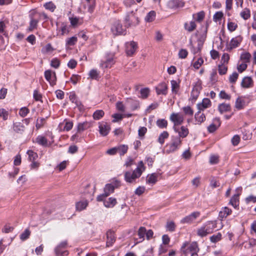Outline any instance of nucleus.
<instances>
[{"label":"nucleus","instance_id":"f257e3e1","mask_svg":"<svg viewBox=\"0 0 256 256\" xmlns=\"http://www.w3.org/2000/svg\"><path fill=\"white\" fill-rule=\"evenodd\" d=\"M145 170V167L142 161H140L137 166L136 168L132 172H126L124 174L125 180L130 183L135 182L136 178H139L143 172Z\"/></svg>","mask_w":256,"mask_h":256},{"label":"nucleus","instance_id":"f03ea898","mask_svg":"<svg viewBox=\"0 0 256 256\" xmlns=\"http://www.w3.org/2000/svg\"><path fill=\"white\" fill-rule=\"evenodd\" d=\"M181 250L186 255L190 253L191 256H198L197 252L198 248L197 244L195 242H192L188 246L186 243H184L182 246Z\"/></svg>","mask_w":256,"mask_h":256},{"label":"nucleus","instance_id":"7ed1b4c3","mask_svg":"<svg viewBox=\"0 0 256 256\" xmlns=\"http://www.w3.org/2000/svg\"><path fill=\"white\" fill-rule=\"evenodd\" d=\"M181 140L176 136H172L171 142L166 145L168 152H172L177 150L181 144Z\"/></svg>","mask_w":256,"mask_h":256},{"label":"nucleus","instance_id":"20e7f679","mask_svg":"<svg viewBox=\"0 0 256 256\" xmlns=\"http://www.w3.org/2000/svg\"><path fill=\"white\" fill-rule=\"evenodd\" d=\"M204 226L206 228V230L210 234L215 229H220L224 226L222 222L218 223L216 220L208 221Z\"/></svg>","mask_w":256,"mask_h":256},{"label":"nucleus","instance_id":"39448f33","mask_svg":"<svg viewBox=\"0 0 256 256\" xmlns=\"http://www.w3.org/2000/svg\"><path fill=\"white\" fill-rule=\"evenodd\" d=\"M111 32L114 36L125 34L126 29L122 27V24L118 21L114 22L112 27Z\"/></svg>","mask_w":256,"mask_h":256},{"label":"nucleus","instance_id":"423d86ee","mask_svg":"<svg viewBox=\"0 0 256 256\" xmlns=\"http://www.w3.org/2000/svg\"><path fill=\"white\" fill-rule=\"evenodd\" d=\"M114 186L112 184H106L104 188V193L97 197V200L102 201L104 200V198H106L110 194L114 192Z\"/></svg>","mask_w":256,"mask_h":256},{"label":"nucleus","instance_id":"0eeeda50","mask_svg":"<svg viewBox=\"0 0 256 256\" xmlns=\"http://www.w3.org/2000/svg\"><path fill=\"white\" fill-rule=\"evenodd\" d=\"M114 54H107L106 60L102 61L100 64V67L102 68H110L114 64Z\"/></svg>","mask_w":256,"mask_h":256},{"label":"nucleus","instance_id":"6e6552de","mask_svg":"<svg viewBox=\"0 0 256 256\" xmlns=\"http://www.w3.org/2000/svg\"><path fill=\"white\" fill-rule=\"evenodd\" d=\"M242 38L238 36L233 38L230 42L226 44V49L228 51H230L233 48H236L239 46L240 42H242Z\"/></svg>","mask_w":256,"mask_h":256},{"label":"nucleus","instance_id":"1a4fd4ad","mask_svg":"<svg viewBox=\"0 0 256 256\" xmlns=\"http://www.w3.org/2000/svg\"><path fill=\"white\" fill-rule=\"evenodd\" d=\"M170 120L174 123V126L181 124L184 120V116L180 113H172L170 116Z\"/></svg>","mask_w":256,"mask_h":256},{"label":"nucleus","instance_id":"9d476101","mask_svg":"<svg viewBox=\"0 0 256 256\" xmlns=\"http://www.w3.org/2000/svg\"><path fill=\"white\" fill-rule=\"evenodd\" d=\"M201 90V84L199 82H198L192 88L190 96V100L192 102H194L198 98Z\"/></svg>","mask_w":256,"mask_h":256},{"label":"nucleus","instance_id":"9b49d317","mask_svg":"<svg viewBox=\"0 0 256 256\" xmlns=\"http://www.w3.org/2000/svg\"><path fill=\"white\" fill-rule=\"evenodd\" d=\"M200 216V212H194L184 218L180 220L182 224H190L192 223L198 218Z\"/></svg>","mask_w":256,"mask_h":256},{"label":"nucleus","instance_id":"f8f14e48","mask_svg":"<svg viewBox=\"0 0 256 256\" xmlns=\"http://www.w3.org/2000/svg\"><path fill=\"white\" fill-rule=\"evenodd\" d=\"M173 128L174 132L178 134V138H184L187 136L189 133L188 130L184 126H174Z\"/></svg>","mask_w":256,"mask_h":256},{"label":"nucleus","instance_id":"ddd939ff","mask_svg":"<svg viewBox=\"0 0 256 256\" xmlns=\"http://www.w3.org/2000/svg\"><path fill=\"white\" fill-rule=\"evenodd\" d=\"M98 128L100 135L104 136L108 134L111 128L110 125L108 123L101 122L98 124Z\"/></svg>","mask_w":256,"mask_h":256},{"label":"nucleus","instance_id":"4468645a","mask_svg":"<svg viewBox=\"0 0 256 256\" xmlns=\"http://www.w3.org/2000/svg\"><path fill=\"white\" fill-rule=\"evenodd\" d=\"M126 53L129 56L133 55L134 53L136 52L138 48L137 44L134 41L126 43Z\"/></svg>","mask_w":256,"mask_h":256},{"label":"nucleus","instance_id":"2eb2a0df","mask_svg":"<svg viewBox=\"0 0 256 256\" xmlns=\"http://www.w3.org/2000/svg\"><path fill=\"white\" fill-rule=\"evenodd\" d=\"M44 77L51 86H54L56 84V76L55 72H52L50 70H46L44 72Z\"/></svg>","mask_w":256,"mask_h":256},{"label":"nucleus","instance_id":"dca6fc26","mask_svg":"<svg viewBox=\"0 0 256 256\" xmlns=\"http://www.w3.org/2000/svg\"><path fill=\"white\" fill-rule=\"evenodd\" d=\"M242 188L241 187L236 188L237 193L234 195L230 199V204L234 208H236L239 204V196L240 194Z\"/></svg>","mask_w":256,"mask_h":256},{"label":"nucleus","instance_id":"f3484780","mask_svg":"<svg viewBox=\"0 0 256 256\" xmlns=\"http://www.w3.org/2000/svg\"><path fill=\"white\" fill-rule=\"evenodd\" d=\"M212 105V102L210 99L204 98L202 102H198L196 104L198 110L204 111L205 109L210 108Z\"/></svg>","mask_w":256,"mask_h":256},{"label":"nucleus","instance_id":"a211bd4d","mask_svg":"<svg viewBox=\"0 0 256 256\" xmlns=\"http://www.w3.org/2000/svg\"><path fill=\"white\" fill-rule=\"evenodd\" d=\"M232 212V210L228 208L225 206L221 208L218 214V218L222 222V221L226 218L228 216L230 215Z\"/></svg>","mask_w":256,"mask_h":256},{"label":"nucleus","instance_id":"6ab92c4d","mask_svg":"<svg viewBox=\"0 0 256 256\" xmlns=\"http://www.w3.org/2000/svg\"><path fill=\"white\" fill-rule=\"evenodd\" d=\"M101 202H103L104 205L107 208H112L117 204L116 199L113 197H110L108 198H104V200Z\"/></svg>","mask_w":256,"mask_h":256},{"label":"nucleus","instance_id":"aec40b11","mask_svg":"<svg viewBox=\"0 0 256 256\" xmlns=\"http://www.w3.org/2000/svg\"><path fill=\"white\" fill-rule=\"evenodd\" d=\"M168 86L165 82H161L156 87L158 94L166 95L168 93Z\"/></svg>","mask_w":256,"mask_h":256},{"label":"nucleus","instance_id":"412c9836","mask_svg":"<svg viewBox=\"0 0 256 256\" xmlns=\"http://www.w3.org/2000/svg\"><path fill=\"white\" fill-rule=\"evenodd\" d=\"M67 245L66 241L62 242L55 249L56 254L58 256H63L68 254L66 251H62V250Z\"/></svg>","mask_w":256,"mask_h":256},{"label":"nucleus","instance_id":"4be33fe9","mask_svg":"<svg viewBox=\"0 0 256 256\" xmlns=\"http://www.w3.org/2000/svg\"><path fill=\"white\" fill-rule=\"evenodd\" d=\"M248 104V102L244 98L238 97L236 101L235 107L236 109L240 110L244 108Z\"/></svg>","mask_w":256,"mask_h":256},{"label":"nucleus","instance_id":"5701e85b","mask_svg":"<svg viewBox=\"0 0 256 256\" xmlns=\"http://www.w3.org/2000/svg\"><path fill=\"white\" fill-rule=\"evenodd\" d=\"M202 110H199L195 114L194 119L196 124H200L206 120V116Z\"/></svg>","mask_w":256,"mask_h":256},{"label":"nucleus","instance_id":"b1692460","mask_svg":"<svg viewBox=\"0 0 256 256\" xmlns=\"http://www.w3.org/2000/svg\"><path fill=\"white\" fill-rule=\"evenodd\" d=\"M60 128L63 131H69L73 127V123L71 121H64L59 125Z\"/></svg>","mask_w":256,"mask_h":256},{"label":"nucleus","instance_id":"393cba45","mask_svg":"<svg viewBox=\"0 0 256 256\" xmlns=\"http://www.w3.org/2000/svg\"><path fill=\"white\" fill-rule=\"evenodd\" d=\"M91 126V123L86 121L83 122H80L77 126V131L78 132H80L90 128Z\"/></svg>","mask_w":256,"mask_h":256},{"label":"nucleus","instance_id":"a878e982","mask_svg":"<svg viewBox=\"0 0 256 256\" xmlns=\"http://www.w3.org/2000/svg\"><path fill=\"white\" fill-rule=\"evenodd\" d=\"M180 82L179 80H172L170 81L172 92L174 94H177L180 90Z\"/></svg>","mask_w":256,"mask_h":256},{"label":"nucleus","instance_id":"bb28decb","mask_svg":"<svg viewBox=\"0 0 256 256\" xmlns=\"http://www.w3.org/2000/svg\"><path fill=\"white\" fill-rule=\"evenodd\" d=\"M252 85L253 80L252 78L250 76L244 77L242 82V86L245 88H250L252 86Z\"/></svg>","mask_w":256,"mask_h":256},{"label":"nucleus","instance_id":"cd10ccee","mask_svg":"<svg viewBox=\"0 0 256 256\" xmlns=\"http://www.w3.org/2000/svg\"><path fill=\"white\" fill-rule=\"evenodd\" d=\"M196 27V25L194 21H190L186 22L184 24V29L188 32L194 31Z\"/></svg>","mask_w":256,"mask_h":256},{"label":"nucleus","instance_id":"c85d7f7f","mask_svg":"<svg viewBox=\"0 0 256 256\" xmlns=\"http://www.w3.org/2000/svg\"><path fill=\"white\" fill-rule=\"evenodd\" d=\"M36 142L44 146H47L49 145L47 139L42 136H38L36 139Z\"/></svg>","mask_w":256,"mask_h":256},{"label":"nucleus","instance_id":"c756f323","mask_svg":"<svg viewBox=\"0 0 256 256\" xmlns=\"http://www.w3.org/2000/svg\"><path fill=\"white\" fill-rule=\"evenodd\" d=\"M88 206V202L86 200L78 202L76 204V210L78 211H82L84 210Z\"/></svg>","mask_w":256,"mask_h":256},{"label":"nucleus","instance_id":"7c9ffc66","mask_svg":"<svg viewBox=\"0 0 256 256\" xmlns=\"http://www.w3.org/2000/svg\"><path fill=\"white\" fill-rule=\"evenodd\" d=\"M205 13L204 11H200L192 14L193 19L198 22H202Z\"/></svg>","mask_w":256,"mask_h":256},{"label":"nucleus","instance_id":"2f4dec72","mask_svg":"<svg viewBox=\"0 0 256 256\" xmlns=\"http://www.w3.org/2000/svg\"><path fill=\"white\" fill-rule=\"evenodd\" d=\"M214 122H216V124H212L208 128V130L210 132H214L220 124L219 118H216L214 119Z\"/></svg>","mask_w":256,"mask_h":256},{"label":"nucleus","instance_id":"473e14b6","mask_svg":"<svg viewBox=\"0 0 256 256\" xmlns=\"http://www.w3.org/2000/svg\"><path fill=\"white\" fill-rule=\"evenodd\" d=\"M69 28L68 26L64 24H62L58 29V34L60 36L68 34L69 33Z\"/></svg>","mask_w":256,"mask_h":256},{"label":"nucleus","instance_id":"72a5a7b5","mask_svg":"<svg viewBox=\"0 0 256 256\" xmlns=\"http://www.w3.org/2000/svg\"><path fill=\"white\" fill-rule=\"evenodd\" d=\"M196 57L194 58V62L192 64V66L196 70H198L204 64V60L202 57L198 58L194 60Z\"/></svg>","mask_w":256,"mask_h":256},{"label":"nucleus","instance_id":"f704fd0d","mask_svg":"<svg viewBox=\"0 0 256 256\" xmlns=\"http://www.w3.org/2000/svg\"><path fill=\"white\" fill-rule=\"evenodd\" d=\"M156 13L154 11L152 10L147 14L144 20L146 22H153L156 18Z\"/></svg>","mask_w":256,"mask_h":256},{"label":"nucleus","instance_id":"c9c22d12","mask_svg":"<svg viewBox=\"0 0 256 256\" xmlns=\"http://www.w3.org/2000/svg\"><path fill=\"white\" fill-rule=\"evenodd\" d=\"M157 179L158 174H152L148 176L146 182L147 184H154L157 182Z\"/></svg>","mask_w":256,"mask_h":256},{"label":"nucleus","instance_id":"e433bc0d","mask_svg":"<svg viewBox=\"0 0 256 256\" xmlns=\"http://www.w3.org/2000/svg\"><path fill=\"white\" fill-rule=\"evenodd\" d=\"M224 17V13L221 12H216L213 16V20L216 22H218L220 24L221 20Z\"/></svg>","mask_w":256,"mask_h":256},{"label":"nucleus","instance_id":"4c0bfd02","mask_svg":"<svg viewBox=\"0 0 256 256\" xmlns=\"http://www.w3.org/2000/svg\"><path fill=\"white\" fill-rule=\"evenodd\" d=\"M206 228L204 225L199 228L197 230L198 235L200 237L206 236L210 233L208 231L206 230Z\"/></svg>","mask_w":256,"mask_h":256},{"label":"nucleus","instance_id":"58836bf2","mask_svg":"<svg viewBox=\"0 0 256 256\" xmlns=\"http://www.w3.org/2000/svg\"><path fill=\"white\" fill-rule=\"evenodd\" d=\"M115 241V238L112 232L107 234L106 246H111Z\"/></svg>","mask_w":256,"mask_h":256},{"label":"nucleus","instance_id":"ea45409f","mask_svg":"<svg viewBox=\"0 0 256 256\" xmlns=\"http://www.w3.org/2000/svg\"><path fill=\"white\" fill-rule=\"evenodd\" d=\"M168 133L167 132H163L162 134H160L158 137V142L160 143L161 144H162L164 143L165 140L168 137Z\"/></svg>","mask_w":256,"mask_h":256},{"label":"nucleus","instance_id":"a19ab883","mask_svg":"<svg viewBox=\"0 0 256 256\" xmlns=\"http://www.w3.org/2000/svg\"><path fill=\"white\" fill-rule=\"evenodd\" d=\"M241 17L245 20L248 19L250 16V12L248 8H244L240 12Z\"/></svg>","mask_w":256,"mask_h":256},{"label":"nucleus","instance_id":"79ce46f5","mask_svg":"<svg viewBox=\"0 0 256 256\" xmlns=\"http://www.w3.org/2000/svg\"><path fill=\"white\" fill-rule=\"evenodd\" d=\"M228 71V66L224 64H221L218 66V72L220 74H225Z\"/></svg>","mask_w":256,"mask_h":256},{"label":"nucleus","instance_id":"37998d69","mask_svg":"<svg viewBox=\"0 0 256 256\" xmlns=\"http://www.w3.org/2000/svg\"><path fill=\"white\" fill-rule=\"evenodd\" d=\"M54 50V48L52 47L50 44H48L42 48V52L43 54H48L52 52Z\"/></svg>","mask_w":256,"mask_h":256},{"label":"nucleus","instance_id":"c03bdc74","mask_svg":"<svg viewBox=\"0 0 256 256\" xmlns=\"http://www.w3.org/2000/svg\"><path fill=\"white\" fill-rule=\"evenodd\" d=\"M227 26L228 30L230 32H232L236 30L238 28V24L235 22L228 20Z\"/></svg>","mask_w":256,"mask_h":256},{"label":"nucleus","instance_id":"a18cd8bd","mask_svg":"<svg viewBox=\"0 0 256 256\" xmlns=\"http://www.w3.org/2000/svg\"><path fill=\"white\" fill-rule=\"evenodd\" d=\"M30 234V232L28 229H26L24 231L20 236V238L22 241H24L28 239Z\"/></svg>","mask_w":256,"mask_h":256},{"label":"nucleus","instance_id":"49530a36","mask_svg":"<svg viewBox=\"0 0 256 256\" xmlns=\"http://www.w3.org/2000/svg\"><path fill=\"white\" fill-rule=\"evenodd\" d=\"M117 149L118 152L122 156L124 154L127 152L128 146L126 145H120L117 146Z\"/></svg>","mask_w":256,"mask_h":256},{"label":"nucleus","instance_id":"de8ad7c7","mask_svg":"<svg viewBox=\"0 0 256 256\" xmlns=\"http://www.w3.org/2000/svg\"><path fill=\"white\" fill-rule=\"evenodd\" d=\"M78 41L76 36H72L66 40V46H74Z\"/></svg>","mask_w":256,"mask_h":256},{"label":"nucleus","instance_id":"09e8293b","mask_svg":"<svg viewBox=\"0 0 256 256\" xmlns=\"http://www.w3.org/2000/svg\"><path fill=\"white\" fill-rule=\"evenodd\" d=\"M150 90L148 88H145L141 89L140 90V97L142 98H146L149 95Z\"/></svg>","mask_w":256,"mask_h":256},{"label":"nucleus","instance_id":"8fccbe9b","mask_svg":"<svg viewBox=\"0 0 256 256\" xmlns=\"http://www.w3.org/2000/svg\"><path fill=\"white\" fill-rule=\"evenodd\" d=\"M218 110L220 112H224L230 110V106L228 104H222L219 105Z\"/></svg>","mask_w":256,"mask_h":256},{"label":"nucleus","instance_id":"3c124183","mask_svg":"<svg viewBox=\"0 0 256 256\" xmlns=\"http://www.w3.org/2000/svg\"><path fill=\"white\" fill-rule=\"evenodd\" d=\"M156 125L160 128H166L167 126L168 122L164 119H159L156 121Z\"/></svg>","mask_w":256,"mask_h":256},{"label":"nucleus","instance_id":"603ef678","mask_svg":"<svg viewBox=\"0 0 256 256\" xmlns=\"http://www.w3.org/2000/svg\"><path fill=\"white\" fill-rule=\"evenodd\" d=\"M146 229L144 227H140L138 231V236L139 238L141 240L139 242H141L144 240V237L146 234Z\"/></svg>","mask_w":256,"mask_h":256},{"label":"nucleus","instance_id":"864d4df0","mask_svg":"<svg viewBox=\"0 0 256 256\" xmlns=\"http://www.w3.org/2000/svg\"><path fill=\"white\" fill-rule=\"evenodd\" d=\"M44 7L46 8V9L49 10L52 12H54V10L56 8V6L52 2H50L46 3L44 4Z\"/></svg>","mask_w":256,"mask_h":256},{"label":"nucleus","instance_id":"5fc2aeb1","mask_svg":"<svg viewBox=\"0 0 256 256\" xmlns=\"http://www.w3.org/2000/svg\"><path fill=\"white\" fill-rule=\"evenodd\" d=\"M104 112L102 110H97L93 114L94 119L98 120L104 116Z\"/></svg>","mask_w":256,"mask_h":256},{"label":"nucleus","instance_id":"6e6d98bb","mask_svg":"<svg viewBox=\"0 0 256 256\" xmlns=\"http://www.w3.org/2000/svg\"><path fill=\"white\" fill-rule=\"evenodd\" d=\"M182 110L186 116H192L194 114V110L190 106L183 107Z\"/></svg>","mask_w":256,"mask_h":256},{"label":"nucleus","instance_id":"4d7b16f0","mask_svg":"<svg viewBox=\"0 0 256 256\" xmlns=\"http://www.w3.org/2000/svg\"><path fill=\"white\" fill-rule=\"evenodd\" d=\"M112 116L113 118V120H112V122H120L124 118V116L122 114L118 113L112 114Z\"/></svg>","mask_w":256,"mask_h":256},{"label":"nucleus","instance_id":"13d9d810","mask_svg":"<svg viewBox=\"0 0 256 256\" xmlns=\"http://www.w3.org/2000/svg\"><path fill=\"white\" fill-rule=\"evenodd\" d=\"M27 154L28 155V158L31 161H34L38 158L37 154L32 150H28Z\"/></svg>","mask_w":256,"mask_h":256},{"label":"nucleus","instance_id":"bf43d9fd","mask_svg":"<svg viewBox=\"0 0 256 256\" xmlns=\"http://www.w3.org/2000/svg\"><path fill=\"white\" fill-rule=\"evenodd\" d=\"M251 54L248 52H245L241 54L240 58L246 62H249L251 58Z\"/></svg>","mask_w":256,"mask_h":256},{"label":"nucleus","instance_id":"052dcab7","mask_svg":"<svg viewBox=\"0 0 256 256\" xmlns=\"http://www.w3.org/2000/svg\"><path fill=\"white\" fill-rule=\"evenodd\" d=\"M99 76V72L96 70H91L89 72V76L92 79H97Z\"/></svg>","mask_w":256,"mask_h":256},{"label":"nucleus","instance_id":"680f3d73","mask_svg":"<svg viewBox=\"0 0 256 256\" xmlns=\"http://www.w3.org/2000/svg\"><path fill=\"white\" fill-rule=\"evenodd\" d=\"M14 228V227L10 226V224H6L2 230L3 233L8 234L12 232Z\"/></svg>","mask_w":256,"mask_h":256},{"label":"nucleus","instance_id":"e2e57ef3","mask_svg":"<svg viewBox=\"0 0 256 256\" xmlns=\"http://www.w3.org/2000/svg\"><path fill=\"white\" fill-rule=\"evenodd\" d=\"M202 47V46L200 44H198L196 47L192 46L191 48V52L194 54H198V55H199L200 53Z\"/></svg>","mask_w":256,"mask_h":256},{"label":"nucleus","instance_id":"0e129e2a","mask_svg":"<svg viewBox=\"0 0 256 256\" xmlns=\"http://www.w3.org/2000/svg\"><path fill=\"white\" fill-rule=\"evenodd\" d=\"M240 140V136L238 135H234L231 140V142L234 146H238Z\"/></svg>","mask_w":256,"mask_h":256},{"label":"nucleus","instance_id":"69168bd1","mask_svg":"<svg viewBox=\"0 0 256 256\" xmlns=\"http://www.w3.org/2000/svg\"><path fill=\"white\" fill-rule=\"evenodd\" d=\"M188 52L186 49H181L178 52V56L179 58L184 59L187 57Z\"/></svg>","mask_w":256,"mask_h":256},{"label":"nucleus","instance_id":"338daca9","mask_svg":"<svg viewBox=\"0 0 256 256\" xmlns=\"http://www.w3.org/2000/svg\"><path fill=\"white\" fill-rule=\"evenodd\" d=\"M230 60V56L227 53H224L221 58V64H227Z\"/></svg>","mask_w":256,"mask_h":256},{"label":"nucleus","instance_id":"774afa93","mask_svg":"<svg viewBox=\"0 0 256 256\" xmlns=\"http://www.w3.org/2000/svg\"><path fill=\"white\" fill-rule=\"evenodd\" d=\"M219 156L218 155H211L210 158V162L212 164H216L218 162Z\"/></svg>","mask_w":256,"mask_h":256}]
</instances>
